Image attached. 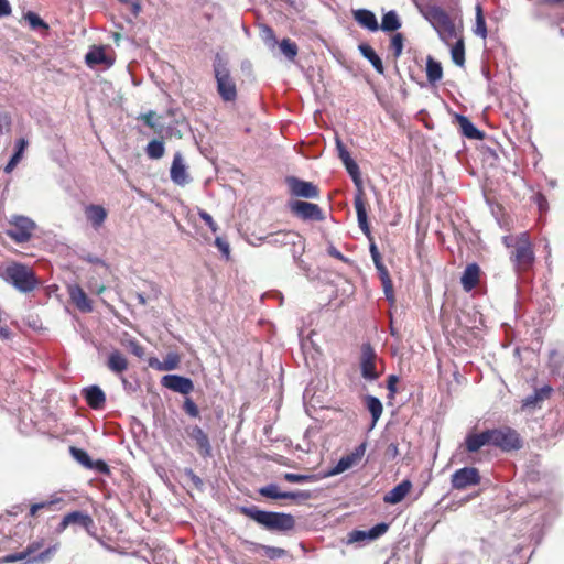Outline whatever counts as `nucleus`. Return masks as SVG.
<instances>
[{"instance_id":"1","label":"nucleus","mask_w":564,"mask_h":564,"mask_svg":"<svg viewBox=\"0 0 564 564\" xmlns=\"http://www.w3.org/2000/svg\"><path fill=\"white\" fill-rule=\"evenodd\" d=\"M239 511L256 521L258 524L264 527L267 530L288 532L294 529L295 519L290 513L265 511L257 508L256 506L239 508Z\"/></svg>"},{"instance_id":"2","label":"nucleus","mask_w":564,"mask_h":564,"mask_svg":"<svg viewBox=\"0 0 564 564\" xmlns=\"http://www.w3.org/2000/svg\"><path fill=\"white\" fill-rule=\"evenodd\" d=\"M43 539L35 540L29 543V545L21 552L4 555L0 560V563L21 562V564H44L55 554L57 551V544L40 551L43 547Z\"/></svg>"},{"instance_id":"3","label":"nucleus","mask_w":564,"mask_h":564,"mask_svg":"<svg viewBox=\"0 0 564 564\" xmlns=\"http://www.w3.org/2000/svg\"><path fill=\"white\" fill-rule=\"evenodd\" d=\"M3 279L21 293H30L39 285L35 272L28 265L12 262L3 271Z\"/></svg>"},{"instance_id":"4","label":"nucleus","mask_w":564,"mask_h":564,"mask_svg":"<svg viewBox=\"0 0 564 564\" xmlns=\"http://www.w3.org/2000/svg\"><path fill=\"white\" fill-rule=\"evenodd\" d=\"M213 67L220 98L226 102L235 101L237 99L236 83L220 54H216Z\"/></svg>"},{"instance_id":"5","label":"nucleus","mask_w":564,"mask_h":564,"mask_svg":"<svg viewBox=\"0 0 564 564\" xmlns=\"http://www.w3.org/2000/svg\"><path fill=\"white\" fill-rule=\"evenodd\" d=\"M425 18L444 43L449 44L457 37L458 32L453 20L442 8L435 6L427 8Z\"/></svg>"},{"instance_id":"6","label":"nucleus","mask_w":564,"mask_h":564,"mask_svg":"<svg viewBox=\"0 0 564 564\" xmlns=\"http://www.w3.org/2000/svg\"><path fill=\"white\" fill-rule=\"evenodd\" d=\"M534 252L532 242L528 232H521L516 236L514 249L511 252L510 260L518 272L529 270L534 262Z\"/></svg>"},{"instance_id":"7","label":"nucleus","mask_w":564,"mask_h":564,"mask_svg":"<svg viewBox=\"0 0 564 564\" xmlns=\"http://www.w3.org/2000/svg\"><path fill=\"white\" fill-rule=\"evenodd\" d=\"M489 431L491 445L503 452L518 451L523 446L520 434L510 426H501Z\"/></svg>"},{"instance_id":"8","label":"nucleus","mask_w":564,"mask_h":564,"mask_svg":"<svg viewBox=\"0 0 564 564\" xmlns=\"http://www.w3.org/2000/svg\"><path fill=\"white\" fill-rule=\"evenodd\" d=\"M35 223L25 216H12L7 235L18 243L26 242L32 237Z\"/></svg>"},{"instance_id":"9","label":"nucleus","mask_w":564,"mask_h":564,"mask_svg":"<svg viewBox=\"0 0 564 564\" xmlns=\"http://www.w3.org/2000/svg\"><path fill=\"white\" fill-rule=\"evenodd\" d=\"M285 182L290 194L294 197H302L307 199L319 197V189L312 182L303 181L295 176H288Z\"/></svg>"},{"instance_id":"10","label":"nucleus","mask_w":564,"mask_h":564,"mask_svg":"<svg viewBox=\"0 0 564 564\" xmlns=\"http://www.w3.org/2000/svg\"><path fill=\"white\" fill-rule=\"evenodd\" d=\"M376 358L377 354L372 346L369 343H364L361 345L360 371L361 377L367 381H375L379 378L375 365Z\"/></svg>"},{"instance_id":"11","label":"nucleus","mask_w":564,"mask_h":564,"mask_svg":"<svg viewBox=\"0 0 564 564\" xmlns=\"http://www.w3.org/2000/svg\"><path fill=\"white\" fill-rule=\"evenodd\" d=\"M480 482V475L475 467H463L457 469L451 478L453 489L463 490Z\"/></svg>"},{"instance_id":"12","label":"nucleus","mask_w":564,"mask_h":564,"mask_svg":"<svg viewBox=\"0 0 564 564\" xmlns=\"http://www.w3.org/2000/svg\"><path fill=\"white\" fill-rule=\"evenodd\" d=\"M289 207L292 214L303 220L321 221L324 219L323 210L317 204L304 200H294L289 204Z\"/></svg>"},{"instance_id":"13","label":"nucleus","mask_w":564,"mask_h":564,"mask_svg":"<svg viewBox=\"0 0 564 564\" xmlns=\"http://www.w3.org/2000/svg\"><path fill=\"white\" fill-rule=\"evenodd\" d=\"M553 388L545 384L541 388L534 389L533 393L527 395L521 402V411L532 413L542 408L545 400L552 395Z\"/></svg>"},{"instance_id":"14","label":"nucleus","mask_w":564,"mask_h":564,"mask_svg":"<svg viewBox=\"0 0 564 564\" xmlns=\"http://www.w3.org/2000/svg\"><path fill=\"white\" fill-rule=\"evenodd\" d=\"M161 384L171 391L185 395L194 390V383L192 379L180 375L163 376L161 379Z\"/></svg>"},{"instance_id":"15","label":"nucleus","mask_w":564,"mask_h":564,"mask_svg":"<svg viewBox=\"0 0 564 564\" xmlns=\"http://www.w3.org/2000/svg\"><path fill=\"white\" fill-rule=\"evenodd\" d=\"M187 435L196 443V447L202 457L207 458L213 454V447L208 435L198 425L187 426L185 429Z\"/></svg>"},{"instance_id":"16","label":"nucleus","mask_w":564,"mask_h":564,"mask_svg":"<svg viewBox=\"0 0 564 564\" xmlns=\"http://www.w3.org/2000/svg\"><path fill=\"white\" fill-rule=\"evenodd\" d=\"M170 177L176 185L184 186L189 182V175L187 173L186 164L180 152H176L173 156Z\"/></svg>"},{"instance_id":"17","label":"nucleus","mask_w":564,"mask_h":564,"mask_svg":"<svg viewBox=\"0 0 564 564\" xmlns=\"http://www.w3.org/2000/svg\"><path fill=\"white\" fill-rule=\"evenodd\" d=\"M72 303L83 313L93 312L91 301L85 291L78 284H72L67 288Z\"/></svg>"},{"instance_id":"18","label":"nucleus","mask_w":564,"mask_h":564,"mask_svg":"<svg viewBox=\"0 0 564 564\" xmlns=\"http://www.w3.org/2000/svg\"><path fill=\"white\" fill-rule=\"evenodd\" d=\"M486 445H491L489 430L481 433H469L465 438V446L469 453H475Z\"/></svg>"},{"instance_id":"19","label":"nucleus","mask_w":564,"mask_h":564,"mask_svg":"<svg viewBox=\"0 0 564 564\" xmlns=\"http://www.w3.org/2000/svg\"><path fill=\"white\" fill-rule=\"evenodd\" d=\"M411 488L412 482L408 479H404L384 495L383 501L389 505H397L405 498Z\"/></svg>"},{"instance_id":"20","label":"nucleus","mask_w":564,"mask_h":564,"mask_svg":"<svg viewBox=\"0 0 564 564\" xmlns=\"http://www.w3.org/2000/svg\"><path fill=\"white\" fill-rule=\"evenodd\" d=\"M352 15L355 21L371 32H376L379 30V24L375 13L368 9H357L352 11Z\"/></svg>"},{"instance_id":"21","label":"nucleus","mask_w":564,"mask_h":564,"mask_svg":"<svg viewBox=\"0 0 564 564\" xmlns=\"http://www.w3.org/2000/svg\"><path fill=\"white\" fill-rule=\"evenodd\" d=\"M479 275H480V268L477 263L467 264V267L465 268V270L462 274V278H460V283H462L463 289L466 292H469L473 289H475L479 282Z\"/></svg>"},{"instance_id":"22","label":"nucleus","mask_w":564,"mask_h":564,"mask_svg":"<svg viewBox=\"0 0 564 564\" xmlns=\"http://www.w3.org/2000/svg\"><path fill=\"white\" fill-rule=\"evenodd\" d=\"M107 215V210L101 205L90 204L85 207V216L96 230L102 226Z\"/></svg>"},{"instance_id":"23","label":"nucleus","mask_w":564,"mask_h":564,"mask_svg":"<svg viewBox=\"0 0 564 564\" xmlns=\"http://www.w3.org/2000/svg\"><path fill=\"white\" fill-rule=\"evenodd\" d=\"M88 405L95 410L101 409L106 402V394L98 386H90L83 390Z\"/></svg>"},{"instance_id":"24","label":"nucleus","mask_w":564,"mask_h":564,"mask_svg":"<svg viewBox=\"0 0 564 564\" xmlns=\"http://www.w3.org/2000/svg\"><path fill=\"white\" fill-rule=\"evenodd\" d=\"M354 205L357 214L358 226L360 230L370 238V228L368 224V216L362 195L356 194Z\"/></svg>"},{"instance_id":"25","label":"nucleus","mask_w":564,"mask_h":564,"mask_svg":"<svg viewBox=\"0 0 564 564\" xmlns=\"http://www.w3.org/2000/svg\"><path fill=\"white\" fill-rule=\"evenodd\" d=\"M296 237L297 235L294 231H276L261 238V240L271 246H286L295 245Z\"/></svg>"},{"instance_id":"26","label":"nucleus","mask_w":564,"mask_h":564,"mask_svg":"<svg viewBox=\"0 0 564 564\" xmlns=\"http://www.w3.org/2000/svg\"><path fill=\"white\" fill-rule=\"evenodd\" d=\"M456 121L458 122L464 137L471 140H481L484 138V132L477 129L466 116L456 115Z\"/></svg>"},{"instance_id":"27","label":"nucleus","mask_w":564,"mask_h":564,"mask_svg":"<svg viewBox=\"0 0 564 564\" xmlns=\"http://www.w3.org/2000/svg\"><path fill=\"white\" fill-rule=\"evenodd\" d=\"M343 164H344L347 173L351 177V180L354 182V185L357 188V193L356 194L364 195L362 178H361V173H360L358 164L355 162V160L352 158L345 159Z\"/></svg>"},{"instance_id":"28","label":"nucleus","mask_w":564,"mask_h":564,"mask_svg":"<svg viewBox=\"0 0 564 564\" xmlns=\"http://www.w3.org/2000/svg\"><path fill=\"white\" fill-rule=\"evenodd\" d=\"M360 54L369 61V63L372 65V67L379 73H384V67L382 64L381 58L378 56V54L375 52V50L366 43H362L358 46Z\"/></svg>"},{"instance_id":"29","label":"nucleus","mask_w":564,"mask_h":564,"mask_svg":"<svg viewBox=\"0 0 564 564\" xmlns=\"http://www.w3.org/2000/svg\"><path fill=\"white\" fill-rule=\"evenodd\" d=\"M29 142L24 138H20L15 141V150L12 156L10 158L9 162L4 166V172L7 174L11 173L14 167L20 163V161L23 158L24 150L26 149Z\"/></svg>"},{"instance_id":"30","label":"nucleus","mask_w":564,"mask_h":564,"mask_svg":"<svg viewBox=\"0 0 564 564\" xmlns=\"http://www.w3.org/2000/svg\"><path fill=\"white\" fill-rule=\"evenodd\" d=\"M107 366L112 372L119 375L127 370L128 361L122 352L113 350L108 357Z\"/></svg>"},{"instance_id":"31","label":"nucleus","mask_w":564,"mask_h":564,"mask_svg":"<svg viewBox=\"0 0 564 564\" xmlns=\"http://www.w3.org/2000/svg\"><path fill=\"white\" fill-rule=\"evenodd\" d=\"M426 76L430 84L434 85L443 77V68L440 62L429 56L426 59Z\"/></svg>"},{"instance_id":"32","label":"nucleus","mask_w":564,"mask_h":564,"mask_svg":"<svg viewBox=\"0 0 564 564\" xmlns=\"http://www.w3.org/2000/svg\"><path fill=\"white\" fill-rule=\"evenodd\" d=\"M66 518L68 520V522L72 524H78L80 527H83L84 529H86L87 531L90 530V528L94 525V520L93 518L88 514V513H85L83 511H72L69 513L66 514Z\"/></svg>"},{"instance_id":"33","label":"nucleus","mask_w":564,"mask_h":564,"mask_svg":"<svg viewBox=\"0 0 564 564\" xmlns=\"http://www.w3.org/2000/svg\"><path fill=\"white\" fill-rule=\"evenodd\" d=\"M400 28L401 21L399 19L398 13L394 10H391L383 14L379 29H381L383 32H393L399 30Z\"/></svg>"},{"instance_id":"34","label":"nucleus","mask_w":564,"mask_h":564,"mask_svg":"<svg viewBox=\"0 0 564 564\" xmlns=\"http://www.w3.org/2000/svg\"><path fill=\"white\" fill-rule=\"evenodd\" d=\"M365 403H366L368 411L371 414V419H372L371 426L373 427L382 414V411H383L382 403L377 397H373V395H366Z\"/></svg>"},{"instance_id":"35","label":"nucleus","mask_w":564,"mask_h":564,"mask_svg":"<svg viewBox=\"0 0 564 564\" xmlns=\"http://www.w3.org/2000/svg\"><path fill=\"white\" fill-rule=\"evenodd\" d=\"M456 42L452 46L451 55L455 65L463 67L465 65V44L462 35L457 34Z\"/></svg>"},{"instance_id":"36","label":"nucleus","mask_w":564,"mask_h":564,"mask_svg":"<svg viewBox=\"0 0 564 564\" xmlns=\"http://www.w3.org/2000/svg\"><path fill=\"white\" fill-rule=\"evenodd\" d=\"M245 543L252 546L254 550H261L270 560H278L286 554V551L281 547L258 544L249 541H246Z\"/></svg>"},{"instance_id":"37","label":"nucleus","mask_w":564,"mask_h":564,"mask_svg":"<svg viewBox=\"0 0 564 564\" xmlns=\"http://www.w3.org/2000/svg\"><path fill=\"white\" fill-rule=\"evenodd\" d=\"M63 502V499L61 497H53L48 500H45V501H42V502H37V503H34L31 506L30 508V514L31 516H35L36 512L39 510H42V509H47V510H51V511H54L56 510L57 508H59L58 506Z\"/></svg>"},{"instance_id":"38","label":"nucleus","mask_w":564,"mask_h":564,"mask_svg":"<svg viewBox=\"0 0 564 564\" xmlns=\"http://www.w3.org/2000/svg\"><path fill=\"white\" fill-rule=\"evenodd\" d=\"M369 251H370L373 264L378 271L379 278L389 275V271L386 268V265L383 264V262L381 260V254H380L375 242L370 243Z\"/></svg>"},{"instance_id":"39","label":"nucleus","mask_w":564,"mask_h":564,"mask_svg":"<svg viewBox=\"0 0 564 564\" xmlns=\"http://www.w3.org/2000/svg\"><path fill=\"white\" fill-rule=\"evenodd\" d=\"M474 33L484 40L487 37V34H488L485 17H484L482 9H481L480 4L476 6V21H475Z\"/></svg>"},{"instance_id":"40","label":"nucleus","mask_w":564,"mask_h":564,"mask_svg":"<svg viewBox=\"0 0 564 564\" xmlns=\"http://www.w3.org/2000/svg\"><path fill=\"white\" fill-rule=\"evenodd\" d=\"M69 452H70L72 457L76 462H78L80 465H83L84 467H86L88 469L93 468V459L90 458V456L88 455V453L85 449H82V448H78L75 446H70Z\"/></svg>"},{"instance_id":"41","label":"nucleus","mask_w":564,"mask_h":564,"mask_svg":"<svg viewBox=\"0 0 564 564\" xmlns=\"http://www.w3.org/2000/svg\"><path fill=\"white\" fill-rule=\"evenodd\" d=\"M164 143L160 140H152L145 148V153L150 159L158 160L164 155Z\"/></svg>"},{"instance_id":"42","label":"nucleus","mask_w":564,"mask_h":564,"mask_svg":"<svg viewBox=\"0 0 564 564\" xmlns=\"http://www.w3.org/2000/svg\"><path fill=\"white\" fill-rule=\"evenodd\" d=\"M356 463L349 455L341 457L337 464L327 473V476L339 475L349 468H351Z\"/></svg>"},{"instance_id":"43","label":"nucleus","mask_w":564,"mask_h":564,"mask_svg":"<svg viewBox=\"0 0 564 564\" xmlns=\"http://www.w3.org/2000/svg\"><path fill=\"white\" fill-rule=\"evenodd\" d=\"M262 497L270 499H284V491H281L276 484H269L259 489Z\"/></svg>"},{"instance_id":"44","label":"nucleus","mask_w":564,"mask_h":564,"mask_svg":"<svg viewBox=\"0 0 564 564\" xmlns=\"http://www.w3.org/2000/svg\"><path fill=\"white\" fill-rule=\"evenodd\" d=\"M280 50L282 54L290 61H293L297 55V45L289 39H283L280 42Z\"/></svg>"},{"instance_id":"45","label":"nucleus","mask_w":564,"mask_h":564,"mask_svg":"<svg viewBox=\"0 0 564 564\" xmlns=\"http://www.w3.org/2000/svg\"><path fill=\"white\" fill-rule=\"evenodd\" d=\"M85 61L89 66L98 65L106 62V54L101 47L94 48L86 54Z\"/></svg>"},{"instance_id":"46","label":"nucleus","mask_w":564,"mask_h":564,"mask_svg":"<svg viewBox=\"0 0 564 564\" xmlns=\"http://www.w3.org/2000/svg\"><path fill=\"white\" fill-rule=\"evenodd\" d=\"M24 19L25 21H28V23L30 24V26L33 29V30H37V29H48V25L43 21V19L36 14L35 12H32V11H28L25 14H24Z\"/></svg>"},{"instance_id":"47","label":"nucleus","mask_w":564,"mask_h":564,"mask_svg":"<svg viewBox=\"0 0 564 564\" xmlns=\"http://www.w3.org/2000/svg\"><path fill=\"white\" fill-rule=\"evenodd\" d=\"M283 478L292 484H302V482H308L315 480V475H301V474H293V473H285L283 475Z\"/></svg>"},{"instance_id":"48","label":"nucleus","mask_w":564,"mask_h":564,"mask_svg":"<svg viewBox=\"0 0 564 564\" xmlns=\"http://www.w3.org/2000/svg\"><path fill=\"white\" fill-rule=\"evenodd\" d=\"M403 42L404 37L401 33H395L391 39L390 47L393 51V55L395 58H398L402 54Z\"/></svg>"},{"instance_id":"49","label":"nucleus","mask_w":564,"mask_h":564,"mask_svg":"<svg viewBox=\"0 0 564 564\" xmlns=\"http://www.w3.org/2000/svg\"><path fill=\"white\" fill-rule=\"evenodd\" d=\"M313 495L308 490L284 491V499L308 500Z\"/></svg>"},{"instance_id":"50","label":"nucleus","mask_w":564,"mask_h":564,"mask_svg":"<svg viewBox=\"0 0 564 564\" xmlns=\"http://www.w3.org/2000/svg\"><path fill=\"white\" fill-rule=\"evenodd\" d=\"M261 35L265 44H268L271 47L275 46L276 37L274 31L270 26L263 25L261 29Z\"/></svg>"},{"instance_id":"51","label":"nucleus","mask_w":564,"mask_h":564,"mask_svg":"<svg viewBox=\"0 0 564 564\" xmlns=\"http://www.w3.org/2000/svg\"><path fill=\"white\" fill-rule=\"evenodd\" d=\"M12 124L11 115L7 111H0V134L9 132Z\"/></svg>"},{"instance_id":"52","label":"nucleus","mask_w":564,"mask_h":564,"mask_svg":"<svg viewBox=\"0 0 564 564\" xmlns=\"http://www.w3.org/2000/svg\"><path fill=\"white\" fill-rule=\"evenodd\" d=\"M388 524L384 522L378 523L375 527H372L370 530H368V539L375 540L387 532Z\"/></svg>"},{"instance_id":"53","label":"nucleus","mask_w":564,"mask_h":564,"mask_svg":"<svg viewBox=\"0 0 564 564\" xmlns=\"http://www.w3.org/2000/svg\"><path fill=\"white\" fill-rule=\"evenodd\" d=\"M183 409L191 417H198L199 416V410L196 403L191 399L186 398L183 404Z\"/></svg>"},{"instance_id":"54","label":"nucleus","mask_w":564,"mask_h":564,"mask_svg":"<svg viewBox=\"0 0 564 564\" xmlns=\"http://www.w3.org/2000/svg\"><path fill=\"white\" fill-rule=\"evenodd\" d=\"M178 358L176 355H169L159 367L161 370H173L177 367Z\"/></svg>"},{"instance_id":"55","label":"nucleus","mask_w":564,"mask_h":564,"mask_svg":"<svg viewBox=\"0 0 564 564\" xmlns=\"http://www.w3.org/2000/svg\"><path fill=\"white\" fill-rule=\"evenodd\" d=\"M215 245L216 247L219 249V251L221 252V254L226 258V259H229V256H230V247H229V243L223 239L221 237H217L215 239Z\"/></svg>"},{"instance_id":"56","label":"nucleus","mask_w":564,"mask_h":564,"mask_svg":"<svg viewBox=\"0 0 564 564\" xmlns=\"http://www.w3.org/2000/svg\"><path fill=\"white\" fill-rule=\"evenodd\" d=\"M380 280H381V283L383 286V292H384L387 299H389V300L392 299L393 297V285H392L390 275L381 276Z\"/></svg>"},{"instance_id":"57","label":"nucleus","mask_w":564,"mask_h":564,"mask_svg":"<svg viewBox=\"0 0 564 564\" xmlns=\"http://www.w3.org/2000/svg\"><path fill=\"white\" fill-rule=\"evenodd\" d=\"M198 215L199 217L205 221V224L210 228V230L213 232H216L218 230V226L217 224L214 221L213 217L210 216V214H208L207 212L203 210V209H199L198 212Z\"/></svg>"},{"instance_id":"58","label":"nucleus","mask_w":564,"mask_h":564,"mask_svg":"<svg viewBox=\"0 0 564 564\" xmlns=\"http://www.w3.org/2000/svg\"><path fill=\"white\" fill-rule=\"evenodd\" d=\"M336 149H337L338 156L341 160V162H344L345 159L351 158L348 150L344 145L343 141L338 137L336 138Z\"/></svg>"},{"instance_id":"59","label":"nucleus","mask_w":564,"mask_h":564,"mask_svg":"<svg viewBox=\"0 0 564 564\" xmlns=\"http://www.w3.org/2000/svg\"><path fill=\"white\" fill-rule=\"evenodd\" d=\"M349 542H358L368 539V531L355 530L349 534Z\"/></svg>"},{"instance_id":"60","label":"nucleus","mask_w":564,"mask_h":564,"mask_svg":"<svg viewBox=\"0 0 564 564\" xmlns=\"http://www.w3.org/2000/svg\"><path fill=\"white\" fill-rule=\"evenodd\" d=\"M366 443H361L359 446L355 448V451L348 454L355 463H357L365 454Z\"/></svg>"},{"instance_id":"61","label":"nucleus","mask_w":564,"mask_h":564,"mask_svg":"<svg viewBox=\"0 0 564 564\" xmlns=\"http://www.w3.org/2000/svg\"><path fill=\"white\" fill-rule=\"evenodd\" d=\"M327 252L330 257H334L345 263L349 262V259L346 258L339 250H337L333 245H330L328 248H327Z\"/></svg>"},{"instance_id":"62","label":"nucleus","mask_w":564,"mask_h":564,"mask_svg":"<svg viewBox=\"0 0 564 564\" xmlns=\"http://www.w3.org/2000/svg\"><path fill=\"white\" fill-rule=\"evenodd\" d=\"M534 202L536 203L538 207H539V210L542 213L544 210H546L547 208V199L546 197L541 194V193H538L535 196H534Z\"/></svg>"},{"instance_id":"63","label":"nucleus","mask_w":564,"mask_h":564,"mask_svg":"<svg viewBox=\"0 0 564 564\" xmlns=\"http://www.w3.org/2000/svg\"><path fill=\"white\" fill-rule=\"evenodd\" d=\"M398 377L395 375H390L388 377V381H387V389L389 390V393L390 395H393L395 392H397V382H398Z\"/></svg>"},{"instance_id":"64","label":"nucleus","mask_w":564,"mask_h":564,"mask_svg":"<svg viewBox=\"0 0 564 564\" xmlns=\"http://www.w3.org/2000/svg\"><path fill=\"white\" fill-rule=\"evenodd\" d=\"M11 6L8 0H0V18L11 14Z\"/></svg>"}]
</instances>
